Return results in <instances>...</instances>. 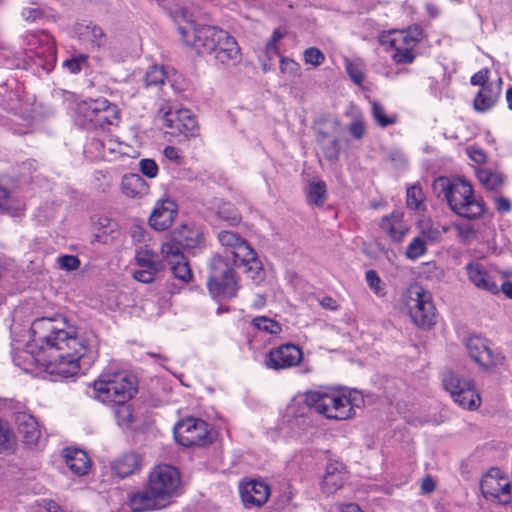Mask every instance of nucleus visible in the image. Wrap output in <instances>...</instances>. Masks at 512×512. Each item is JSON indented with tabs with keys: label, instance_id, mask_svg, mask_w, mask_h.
I'll return each instance as SVG.
<instances>
[{
	"label": "nucleus",
	"instance_id": "1",
	"mask_svg": "<svg viewBox=\"0 0 512 512\" xmlns=\"http://www.w3.org/2000/svg\"><path fill=\"white\" fill-rule=\"evenodd\" d=\"M30 353L35 367L50 376L70 378L80 371V359L89 350L77 325L61 313L38 317L31 323Z\"/></svg>",
	"mask_w": 512,
	"mask_h": 512
},
{
	"label": "nucleus",
	"instance_id": "2",
	"mask_svg": "<svg viewBox=\"0 0 512 512\" xmlns=\"http://www.w3.org/2000/svg\"><path fill=\"white\" fill-rule=\"evenodd\" d=\"M138 390L137 379L124 372L101 375L93 383V397L113 410L118 425L133 420L132 398Z\"/></svg>",
	"mask_w": 512,
	"mask_h": 512
},
{
	"label": "nucleus",
	"instance_id": "3",
	"mask_svg": "<svg viewBox=\"0 0 512 512\" xmlns=\"http://www.w3.org/2000/svg\"><path fill=\"white\" fill-rule=\"evenodd\" d=\"M433 189L438 196H443L451 210L462 218L476 220L486 211L484 200L475 197L472 185L465 179L440 176L435 179Z\"/></svg>",
	"mask_w": 512,
	"mask_h": 512
},
{
	"label": "nucleus",
	"instance_id": "4",
	"mask_svg": "<svg viewBox=\"0 0 512 512\" xmlns=\"http://www.w3.org/2000/svg\"><path fill=\"white\" fill-rule=\"evenodd\" d=\"M355 391L340 387H321L304 394L305 405L329 420L345 421L355 416Z\"/></svg>",
	"mask_w": 512,
	"mask_h": 512
},
{
	"label": "nucleus",
	"instance_id": "5",
	"mask_svg": "<svg viewBox=\"0 0 512 512\" xmlns=\"http://www.w3.org/2000/svg\"><path fill=\"white\" fill-rule=\"evenodd\" d=\"M75 113L79 124L89 130L110 132L120 121V109L104 97L80 101Z\"/></svg>",
	"mask_w": 512,
	"mask_h": 512
},
{
	"label": "nucleus",
	"instance_id": "6",
	"mask_svg": "<svg viewBox=\"0 0 512 512\" xmlns=\"http://www.w3.org/2000/svg\"><path fill=\"white\" fill-rule=\"evenodd\" d=\"M218 240L225 251L232 255L235 266H244L245 272L253 280L262 279L264 269L257 253L239 234L223 230L218 233Z\"/></svg>",
	"mask_w": 512,
	"mask_h": 512
},
{
	"label": "nucleus",
	"instance_id": "7",
	"mask_svg": "<svg viewBox=\"0 0 512 512\" xmlns=\"http://www.w3.org/2000/svg\"><path fill=\"white\" fill-rule=\"evenodd\" d=\"M207 289L214 299H232L238 293L237 273L219 254L212 256L210 260Z\"/></svg>",
	"mask_w": 512,
	"mask_h": 512
},
{
	"label": "nucleus",
	"instance_id": "8",
	"mask_svg": "<svg viewBox=\"0 0 512 512\" xmlns=\"http://www.w3.org/2000/svg\"><path fill=\"white\" fill-rule=\"evenodd\" d=\"M412 322L419 328L431 329L436 324V308L432 295L419 284L410 285L404 294Z\"/></svg>",
	"mask_w": 512,
	"mask_h": 512
},
{
	"label": "nucleus",
	"instance_id": "9",
	"mask_svg": "<svg viewBox=\"0 0 512 512\" xmlns=\"http://www.w3.org/2000/svg\"><path fill=\"white\" fill-rule=\"evenodd\" d=\"M390 34L393 62L397 65L412 64L417 57L416 47L426 38L422 26L412 24L405 29L392 30Z\"/></svg>",
	"mask_w": 512,
	"mask_h": 512
},
{
	"label": "nucleus",
	"instance_id": "10",
	"mask_svg": "<svg viewBox=\"0 0 512 512\" xmlns=\"http://www.w3.org/2000/svg\"><path fill=\"white\" fill-rule=\"evenodd\" d=\"M178 32L183 42L197 54L208 55L215 51V43H219L225 30L217 26L190 23L186 27H179Z\"/></svg>",
	"mask_w": 512,
	"mask_h": 512
},
{
	"label": "nucleus",
	"instance_id": "11",
	"mask_svg": "<svg viewBox=\"0 0 512 512\" xmlns=\"http://www.w3.org/2000/svg\"><path fill=\"white\" fill-rule=\"evenodd\" d=\"M174 438L186 448L206 447L213 442L208 423L195 417H187L177 422Z\"/></svg>",
	"mask_w": 512,
	"mask_h": 512
},
{
	"label": "nucleus",
	"instance_id": "12",
	"mask_svg": "<svg viewBox=\"0 0 512 512\" xmlns=\"http://www.w3.org/2000/svg\"><path fill=\"white\" fill-rule=\"evenodd\" d=\"M181 483L179 470L169 464L156 465L150 471L147 481L153 492L160 496L165 503L179 494Z\"/></svg>",
	"mask_w": 512,
	"mask_h": 512
},
{
	"label": "nucleus",
	"instance_id": "13",
	"mask_svg": "<svg viewBox=\"0 0 512 512\" xmlns=\"http://www.w3.org/2000/svg\"><path fill=\"white\" fill-rule=\"evenodd\" d=\"M165 133L178 138L179 142L199 136V125L189 109H169L163 117Z\"/></svg>",
	"mask_w": 512,
	"mask_h": 512
},
{
	"label": "nucleus",
	"instance_id": "14",
	"mask_svg": "<svg viewBox=\"0 0 512 512\" xmlns=\"http://www.w3.org/2000/svg\"><path fill=\"white\" fill-rule=\"evenodd\" d=\"M480 489L486 499H495L500 504L512 500L511 485L508 477L497 467L490 468L480 481Z\"/></svg>",
	"mask_w": 512,
	"mask_h": 512
},
{
	"label": "nucleus",
	"instance_id": "15",
	"mask_svg": "<svg viewBox=\"0 0 512 512\" xmlns=\"http://www.w3.org/2000/svg\"><path fill=\"white\" fill-rule=\"evenodd\" d=\"M303 350L296 344L284 343L272 348L265 356L268 369L279 371L298 366L303 360Z\"/></svg>",
	"mask_w": 512,
	"mask_h": 512
},
{
	"label": "nucleus",
	"instance_id": "16",
	"mask_svg": "<svg viewBox=\"0 0 512 512\" xmlns=\"http://www.w3.org/2000/svg\"><path fill=\"white\" fill-rule=\"evenodd\" d=\"M26 210V202L14 193V180L8 175H0V214L21 218Z\"/></svg>",
	"mask_w": 512,
	"mask_h": 512
},
{
	"label": "nucleus",
	"instance_id": "17",
	"mask_svg": "<svg viewBox=\"0 0 512 512\" xmlns=\"http://www.w3.org/2000/svg\"><path fill=\"white\" fill-rule=\"evenodd\" d=\"M160 250L163 259L170 265L173 276L185 284L189 283L193 273L183 251L178 250L173 243L162 244Z\"/></svg>",
	"mask_w": 512,
	"mask_h": 512
},
{
	"label": "nucleus",
	"instance_id": "18",
	"mask_svg": "<svg viewBox=\"0 0 512 512\" xmlns=\"http://www.w3.org/2000/svg\"><path fill=\"white\" fill-rule=\"evenodd\" d=\"M135 261L139 269L133 272V278L141 283H152L160 271L157 254L147 247L140 248L136 251Z\"/></svg>",
	"mask_w": 512,
	"mask_h": 512
},
{
	"label": "nucleus",
	"instance_id": "19",
	"mask_svg": "<svg viewBox=\"0 0 512 512\" xmlns=\"http://www.w3.org/2000/svg\"><path fill=\"white\" fill-rule=\"evenodd\" d=\"M466 349L470 357L481 367L491 368L499 362V354L492 351L488 340L479 335H470L466 340Z\"/></svg>",
	"mask_w": 512,
	"mask_h": 512
},
{
	"label": "nucleus",
	"instance_id": "20",
	"mask_svg": "<svg viewBox=\"0 0 512 512\" xmlns=\"http://www.w3.org/2000/svg\"><path fill=\"white\" fill-rule=\"evenodd\" d=\"M219 43H215V51L208 55L213 56L215 62L225 67L236 66L242 58L240 47L233 36L227 31L221 37Z\"/></svg>",
	"mask_w": 512,
	"mask_h": 512
},
{
	"label": "nucleus",
	"instance_id": "21",
	"mask_svg": "<svg viewBox=\"0 0 512 512\" xmlns=\"http://www.w3.org/2000/svg\"><path fill=\"white\" fill-rule=\"evenodd\" d=\"M15 421L22 436L23 445L27 448L37 447L42 437V431L36 418L32 414L23 411L16 413Z\"/></svg>",
	"mask_w": 512,
	"mask_h": 512
},
{
	"label": "nucleus",
	"instance_id": "22",
	"mask_svg": "<svg viewBox=\"0 0 512 512\" xmlns=\"http://www.w3.org/2000/svg\"><path fill=\"white\" fill-rule=\"evenodd\" d=\"M240 496L246 507H260L267 502L270 487L262 480H250L240 487Z\"/></svg>",
	"mask_w": 512,
	"mask_h": 512
},
{
	"label": "nucleus",
	"instance_id": "23",
	"mask_svg": "<svg viewBox=\"0 0 512 512\" xmlns=\"http://www.w3.org/2000/svg\"><path fill=\"white\" fill-rule=\"evenodd\" d=\"M166 503L147 484L143 490L129 496V506L133 512H147L161 509Z\"/></svg>",
	"mask_w": 512,
	"mask_h": 512
},
{
	"label": "nucleus",
	"instance_id": "24",
	"mask_svg": "<svg viewBox=\"0 0 512 512\" xmlns=\"http://www.w3.org/2000/svg\"><path fill=\"white\" fill-rule=\"evenodd\" d=\"M203 239V232L200 226H179L172 232L171 238L163 244L173 243L178 250L193 249L197 247Z\"/></svg>",
	"mask_w": 512,
	"mask_h": 512
},
{
	"label": "nucleus",
	"instance_id": "25",
	"mask_svg": "<svg viewBox=\"0 0 512 512\" xmlns=\"http://www.w3.org/2000/svg\"><path fill=\"white\" fill-rule=\"evenodd\" d=\"M141 467L142 457L135 452L123 453L110 463L111 471L121 479L140 471Z\"/></svg>",
	"mask_w": 512,
	"mask_h": 512
},
{
	"label": "nucleus",
	"instance_id": "26",
	"mask_svg": "<svg viewBox=\"0 0 512 512\" xmlns=\"http://www.w3.org/2000/svg\"><path fill=\"white\" fill-rule=\"evenodd\" d=\"M62 456L70 471L78 476L86 475L91 467L87 453L79 448L67 447L63 449Z\"/></svg>",
	"mask_w": 512,
	"mask_h": 512
},
{
	"label": "nucleus",
	"instance_id": "27",
	"mask_svg": "<svg viewBox=\"0 0 512 512\" xmlns=\"http://www.w3.org/2000/svg\"><path fill=\"white\" fill-rule=\"evenodd\" d=\"M78 37L79 40L91 50H99L107 42V37L103 29L94 23L80 25L78 28Z\"/></svg>",
	"mask_w": 512,
	"mask_h": 512
},
{
	"label": "nucleus",
	"instance_id": "28",
	"mask_svg": "<svg viewBox=\"0 0 512 512\" xmlns=\"http://www.w3.org/2000/svg\"><path fill=\"white\" fill-rule=\"evenodd\" d=\"M466 272L469 280L479 289L497 293L498 286L490 277L485 267L480 263H468L466 265Z\"/></svg>",
	"mask_w": 512,
	"mask_h": 512
},
{
	"label": "nucleus",
	"instance_id": "29",
	"mask_svg": "<svg viewBox=\"0 0 512 512\" xmlns=\"http://www.w3.org/2000/svg\"><path fill=\"white\" fill-rule=\"evenodd\" d=\"M178 214V206L171 199L158 201L150 215L148 224H173Z\"/></svg>",
	"mask_w": 512,
	"mask_h": 512
},
{
	"label": "nucleus",
	"instance_id": "30",
	"mask_svg": "<svg viewBox=\"0 0 512 512\" xmlns=\"http://www.w3.org/2000/svg\"><path fill=\"white\" fill-rule=\"evenodd\" d=\"M501 84L502 80L499 79L497 84L481 88L474 98V109L478 112H486L493 108L500 97Z\"/></svg>",
	"mask_w": 512,
	"mask_h": 512
},
{
	"label": "nucleus",
	"instance_id": "31",
	"mask_svg": "<svg viewBox=\"0 0 512 512\" xmlns=\"http://www.w3.org/2000/svg\"><path fill=\"white\" fill-rule=\"evenodd\" d=\"M120 190L127 198L140 199L148 193L149 186L140 175L130 173L122 177Z\"/></svg>",
	"mask_w": 512,
	"mask_h": 512
},
{
	"label": "nucleus",
	"instance_id": "32",
	"mask_svg": "<svg viewBox=\"0 0 512 512\" xmlns=\"http://www.w3.org/2000/svg\"><path fill=\"white\" fill-rule=\"evenodd\" d=\"M475 176L487 192L499 193L505 185V176L498 170L477 167Z\"/></svg>",
	"mask_w": 512,
	"mask_h": 512
},
{
	"label": "nucleus",
	"instance_id": "33",
	"mask_svg": "<svg viewBox=\"0 0 512 512\" xmlns=\"http://www.w3.org/2000/svg\"><path fill=\"white\" fill-rule=\"evenodd\" d=\"M406 207L417 216H425L427 211V198L419 183L406 188Z\"/></svg>",
	"mask_w": 512,
	"mask_h": 512
},
{
	"label": "nucleus",
	"instance_id": "34",
	"mask_svg": "<svg viewBox=\"0 0 512 512\" xmlns=\"http://www.w3.org/2000/svg\"><path fill=\"white\" fill-rule=\"evenodd\" d=\"M460 392V398L457 400V403L461 408L467 410H476L481 405V396L479 391L477 390L475 383L472 379H469L467 385H465Z\"/></svg>",
	"mask_w": 512,
	"mask_h": 512
},
{
	"label": "nucleus",
	"instance_id": "35",
	"mask_svg": "<svg viewBox=\"0 0 512 512\" xmlns=\"http://www.w3.org/2000/svg\"><path fill=\"white\" fill-rule=\"evenodd\" d=\"M108 151L111 153L114 149L108 147ZM84 155L90 161L104 160L107 157V148L104 140L97 137L88 138L84 145Z\"/></svg>",
	"mask_w": 512,
	"mask_h": 512
},
{
	"label": "nucleus",
	"instance_id": "36",
	"mask_svg": "<svg viewBox=\"0 0 512 512\" xmlns=\"http://www.w3.org/2000/svg\"><path fill=\"white\" fill-rule=\"evenodd\" d=\"M470 378L459 375L458 373L448 372L443 375V386L446 391H448L454 400L457 403V400L460 398V392L465 389V385Z\"/></svg>",
	"mask_w": 512,
	"mask_h": 512
},
{
	"label": "nucleus",
	"instance_id": "37",
	"mask_svg": "<svg viewBox=\"0 0 512 512\" xmlns=\"http://www.w3.org/2000/svg\"><path fill=\"white\" fill-rule=\"evenodd\" d=\"M16 447L17 442L13 430L0 419V453L12 454Z\"/></svg>",
	"mask_w": 512,
	"mask_h": 512
},
{
	"label": "nucleus",
	"instance_id": "38",
	"mask_svg": "<svg viewBox=\"0 0 512 512\" xmlns=\"http://www.w3.org/2000/svg\"><path fill=\"white\" fill-rule=\"evenodd\" d=\"M327 199V186L323 180L312 182L308 186L307 201L315 206H322Z\"/></svg>",
	"mask_w": 512,
	"mask_h": 512
},
{
	"label": "nucleus",
	"instance_id": "39",
	"mask_svg": "<svg viewBox=\"0 0 512 512\" xmlns=\"http://www.w3.org/2000/svg\"><path fill=\"white\" fill-rule=\"evenodd\" d=\"M372 109L371 114L375 122L381 127L386 128L388 126H392L397 123L398 116L397 114H386L385 107L381 105L377 101H373L371 103Z\"/></svg>",
	"mask_w": 512,
	"mask_h": 512
},
{
	"label": "nucleus",
	"instance_id": "40",
	"mask_svg": "<svg viewBox=\"0 0 512 512\" xmlns=\"http://www.w3.org/2000/svg\"><path fill=\"white\" fill-rule=\"evenodd\" d=\"M251 325L257 331L265 332L271 335H277L282 331L280 323L266 316H257L253 318Z\"/></svg>",
	"mask_w": 512,
	"mask_h": 512
},
{
	"label": "nucleus",
	"instance_id": "41",
	"mask_svg": "<svg viewBox=\"0 0 512 512\" xmlns=\"http://www.w3.org/2000/svg\"><path fill=\"white\" fill-rule=\"evenodd\" d=\"M346 480V473H336L334 475H324L321 482V489L326 494H333L343 487Z\"/></svg>",
	"mask_w": 512,
	"mask_h": 512
},
{
	"label": "nucleus",
	"instance_id": "42",
	"mask_svg": "<svg viewBox=\"0 0 512 512\" xmlns=\"http://www.w3.org/2000/svg\"><path fill=\"white\" fill-rule=\"evenodd\" d=\"M166 79V72L163 67L152 66L148 69L145 74V85L146 87L159 86L164 84Z\"/></svg>",
	"mask_w": 512,
	"mask_h": 512
},
{
	"label": "nucleus",
	"instance_id": "43",
	"mask_svg": "<svg viewBox=\"0 0 512 512\" xmlns=\"http://www.w3.org/2000/svg\"><path fill=\"white\" fill-rule=\"evenodd\" d=\"M365 279L369 288L378 297L386 295L385 285L375 270H368L365 273Z\"/></svg>",
	"mask_w": 512,
	"mask_h": 512
},
{
	"label": "nucleus",
	"instance_id": "44",
	"mask_svg": "<svg viewBox=\"0 0 512 512\" xmlns=\"http://www.w3.org/2000/svg\"><path fill=\"white\" fill-rule=\"evenodd\" d=\"M280 71L283 74H286L289 78H297L301 76V66L300 64L285 56L280 57Z\"/></svg>",
	"mask_w": 512,
	"mask_h": 512
},
{
	"label": "nucleus",
	"instance_id": "45",
	"mask_svg": "<svg viewBox=\"0 0 512 512\" xmlns=\"http://www.w3.org/2000/svg\"><path fill=\"white\" fill-rule=\"evenodd\" d=\"M426 253V244L420 237H415L407 246L405 255L410 260H416Z\"/></svg>",
	"mask_w": 512,
	"mask_h": 512
},
{
	"label": "nucleus",
	"instance_id": "46",
	"mask_svg": "<svg viewBox=\"0 0 512 512\" xmlns=\"http://www.w3.org/2000/svg\"><path fill=\"white\" fill-rule=\"evenodd\" d=\"M303 59L306 64L314 67L322 65L325 60V54L317 47H309L303 53Z\"/></svg>",
	"mask_w": 512,
	"mask_h": 512
},
{
	"label": "nucleus",
	"instance_id": "47",
	"mask_svg": "<svg viewBox=\"0 0 512 512\" xmlns=\"http://www.w3.org/2000/svg\"><path fill=\"white\" fill-rule=\"evenodd\" d=\"M351 136L357 140L362 139L367 132V127L363 117H356L348 126Z\"/></svg>",
	"mask_w": 512,
	"mask_h": 512
},
{
	"label": "nucleus",
	"instance_id": "48",
	"mask_svg": "<svg viewBox=\"0 0 512 512\" xmlns=\"http://www.w3.org/2000/svg\"><path fill=\"white\" fill-rule=\"evenodd\" d=\"M286 35V31L285 30H282L280 28H277L273 31L270 39L268 40L267 44H266V53L267 54H275V55H279L280 54V51H279V48L277 46V43L283 39Z\"/></svg>",
	"mask_w": 512,
	"mask_h": 512
},
{
	"label": "nucleus",
	"instance_id": "49",
	"mask_svg": "<svg viewBox=\"0 0 512 512\" xmlns=\"http://www.w3.org/2000/svg\"><path fill=\"white\" fill-rule=\"evenodd\" d=\"M60 269L65 271H74L80 267V260L75 255H62L57 258Z\"/></svg>",
	"mask_w": 512,
	"mask_h": 512
},
{
	"label": "nucleus",
	"instance_id": "50",
	"mask_svg": "<svg viewBox=\"0 0 512 512\" xmlns=\"http://www.w3.org/2000/svg\"><path fill=\"white\" fill-rule=\"evenodd\" d=\"M141 173L148 178H155L158 175L159 168L155 160L145 158L139 163Z\"/></svg>",
	"mask_w": 512,
	"mask_h": 512
},
{
	"label": "nucleus",
	"instance_id": "51",
	"mask_svg": "<svg viewBox=\"0 0 512 512\" xmlns=\"http://www.w3.org/2000/svg\"><path fill=\"white\" fill-rule=\"evenodd\" d=\"M87 55H79L77 57L67 59L64 61L63 66L68 69L72 74H78L82 70V66L87 62Z\"/></svg>",
	"mask_w": 512,
	"mask_h": 512
},
{
	"label": "nucleus",
	"instance_id": "52",
	"mask_svg": "<svg viewBox=\"0 0 512 512\" xmlns=\"http://www.w3.org/2000/svg\"><path fill=\"white\" fill-rule=\"evenodd\" d=\"M163 154L169 161L176 165L181 166L185 164V157L182 151L177 147L168 145L164 148Z\"/></svg>",
	"mask_w": 512,
	"mask_h": 512
},
{
	"label": "nucleus",
	"instance_id": "53",
	"mask_svg": "<svg viewBox=\"0 0 512 512\" xmlns=\"http://www.w3.org/2000/svg\"><path fill=\"white\" fill-rule=\"evenodd\" d=\"M470 83L473 86H480L481 88L493 84L489 82V69L483 68L474 73L470 78Z\"/></svg>",
	"mask_w": 512,
	"mask_h": 512
},
{
	"label": "nucleus",
	"instance_id": "54",
	"mask_svg": "<svg viewBox=\"0 0 512 512\" xmlns=\"http://www.w3.org/2000/svg\"><path fill=\"white\" fill-rule=\"evenodd\" d=\"M346 71L350 77V79L357 85H361L362 82L364 81L365 79V74L364 72L362 71V69L356 64V63H353V62H348L346 64Z\"/></svg>",
	"mask_w": 512,
	"mask_h": 512
},
{
	"label": "nucleus",
	"instance_id": "55",
	"mask_svg": "<svg viewBox=\"0 0 512 512\" xmlns=\"http://www.w3.org/2000/svg\"><path fill=\"white\" fill-rule=\"evenodd\" d=\"M495 210L500 214L510 213L512 210V201L505 196H494L492 198Z\"/></svg>",
	"mask_w": 512,
	"mask_h": 512
},
{
	"label": "nucleus",
	"instance_id": "56",
	"mask_svg": "<svg viewBox=\"0 0 512 512\" xmlns=\"http://www.w3.org/2000/svg\"><path fill=\"white\" fill-rule=\"evenodd\" d=\"M466 152L469 158L477 164H484L487 160L485 151L477 146L468 147Z\"/></svg>",
	"mask_w": 512,
	"mask_h": 512
},
{
	"label": "nucleus",
	"instance_id": "57",
	"mask_svg": "<svg viewBox=\"0 0 512 512\" xmlns=\"http://www.w3.org/2000/svg\"><path fill=\"white\" fill-rule=\"evenodd\" d=\"M425 229L422 230V233L425 237L430 239L431 241H436L440 238V236L446 233L449 230V226H440L441 231L438 229H434V226H424Z\"/></svg>",
	"mask_w": 512,
	"mask_h": 512
},
{
	"label": "nucleus",
	"instance_id": "58",
	"mask_svg": "<svg viewBox=\"0 0 512 512\" xmlns=\"http://www.w3.org/2000/svg\"><path fill=\"white\" fill-rule=\"evenodd\" d=\"M23 19L28 22H35L43 17V11L39 8L26 7L22 10Z\"/></svg>",
	"mask_w": 512,
	"mask_h": 512
},
{
	"label": "nucleus",
	"instance_id": "59",
	"mask_svg": "<svg viewBox=\"0 0 512 512\" xmlns=\"http://www.w3.org/2000/svg\"><path fill=\"white\" fill-rule=\"evenodd\" d=\"M324 155L329 160H337L340 155L339 140L334 139L330 145L324 148Z\"/></svg>",
	"mask_w": 512,
	"mask_h": 512
},
{
	"label": "nucleus",
	"instance_id": "60",
	"mask_svg": "<svg viewBox=\"0 0 512 512\" xmlns=\"http://www.w3.org/2000/svg\"><path fill=\"white\" fill-rule=\"evenodd\" d=\"M388 228V234L397 242H400L408 231L404 226H388Z\"/></svg>",
	"mask_w": 512,
	"mask_h": 512
},
{
	"label": "nucleus",
	"instance_id": "61",
	"mask_svg": "<svg viewBox=\"0 0 512 512\" xmlns=\"http://www.w3.org/2000/svg\"><path fill=\"white\" fill-rule=\"evenodd\" d=\"M436 489V482L431 476H426L421 482V491L425 494H430Z\"/></svg>",
	"mask_w": 512,
	"mask_h": 512
},
{
	"label": "nucleus",
	"instance_id": "62",
	"mask_svg": "<svg viewBox=\"0 0 512 512\" xmlns=\"http://www.w3.org/2000/svg\"><path fill=\"white\" fill-rule=\"evenodd\" d=\"M336 473H346L344 466L338 462L328 463L324 475H334Z\"/></svg>",
	"mask_w": 512,
	"mask_h": 512
},
{
	"label": "nucleus",
	"instance_id": "63",
	"mask_svg": "<svg viewBox=\"0 0 512 512\" xmlns=\"http://www.w3.org/2000/svg\"><path fill=\"white\" fill-rule=\"evenodd\" d=\"M340 512H364L360 509V507L357 504H345L341 507Z\"/></svg>",
	"mask_w": 512,
	"mask_h": 512
},
{
	"label": "nucleus",
	"instance_id": "64",
	"mask_svg": "<svg viewBox=\"0 0 512 512\" xmlns=\"http://www.w3.org/2000/svg\"><path fill=\"white\" fill-rule=\"evenodd\" d=\"M46 510L49 511V512H64L61 507L55 502V501H52V500H49L47 503H46Z\"/></svg>",
	"mask_w": 512,
	"mask_h": 512
}]
</instances>
